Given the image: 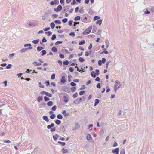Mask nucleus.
I'll return each mask as SVG.
<instances>
[{
    "mask_svg": "<svg viewBox=\"0 0 154 154\" xmlns=\"http://www.w3.org/2000/svg\"><path fill=\"white\" fill-rule=\"evenodd\" d=\"M92 26H91L89 27L86 29L83 32L82 34L84 35H85L89 34L92 29Z\"/></svg>",
    "mask_w": 154,
    "mask_h": 154,
    "instance_id": "f257e3e1",
    "label": "nucleus"
},
{
    "mask_svg": "<svg viewBox=\"0 0 154 154\" xmlns=\"http://www.w3.org/2000/svg\"><path fill=\"white\" fill-rule=\"evenodd\" d=\"M120 82L118 80H116L115 83V86L114 88V90L116 91V90L119 88V86L120 85Z\"/></svg>",
    "mask_w": 154,
    "mask_h": 154,
    "instance_id": "f03ea898",
    "label": "nucleus"
},
{
    "mask_svg": "<svg viewBox=\"0 0 154 154\" xmlns=\"http://www.w3.org/2000/svg\"><path fill=\"white\" fill-rule=\"evenodd\" d=\"M62 9V7L60 5H58L57 8L54 9L55 11L57 12L60 11Z\"/></svg>",
    "mask_w": 154,
    "mask_h": 154,
    "instance_id": "7ed1b4c3",
    "label": "nucleus"
},
{
    "mask_svg": "<svg viewBox=\"0 0 154 154\" xmlns=\"http://www.w3.org/2000/svg\"><path fill=\"white\" fill-rule=\"evenodd\" d=\"M119 148H116L112 151V152L114 154H119Z\"/></svg>",
    "mask_w": 154,
    "mask_h": 154,
    "instance_id": "20e7f679",
    "label": "nucleus"
},
{
    "mask_svg": "<svg viewBox=\"0 0 154 154\" xmlns=\"http://www.w3.org/2000/svg\"><path fill=\"white\" fill-rule=\"evenodd\" d=\"M32 48V47H29V48H23L20 51V52L21 53H23L27 51V50L28 49H31Z\"/></svg>",
    "mask_w": 154,
    "mask_h": 154,
    "instance_id": "39448f33",
    "label": "nucleus"
},
{
    "mask_svg": "<svg viewBox=\"0 0 154 154\" xmlns=\"http://www.w3.org/2000/svg\"><path fill=\"white\" fill-rule=\"evenodd\" d=\"M91 76L94 78H95L97 75L95 72L94 71H92L91 74Z\"/></svg>",
    "mask_w": 154,
    "mask_h": 154,
    "instance_id": "423d86ee",
    "label": "nucleus"
},
{
    "mask_svg": "<svg viewBox=\"0 0 154 154\" xmlns=\"http://www.w3.org/2000/svg\"><path fill=\"white\" fill-rule=\"evenodd\" d=\"M33 64L35 66H38L41 65V63H38L37 62H33Z\"/></svg>",
    "mask_w": 154,
    "mask_h": 154,
    "instance_id": "0eeeda50",
    "label": "nucleus"
},
{
    "mask_svg": "<svg viewBox=\"0 0 154 154\" xmlns=\"http://www.w3.org/2000/svg\"><path fill=\"white\" fill-rule=\"evenodd\" d=\"M66 110H64L62 112V113L63 115H64V116L65 117H66L67 116H69V113H66Z\"/></svg>",
    "mask_w": 154,
    "mask_h": 154,
    "instance_id": "6e6552de",
    "label": "nucleus"
},
{
    "mask_svg": "<svg viewBox=\"0 0 154 154\" xmlns=\"http://www.w3.org/2000/svg\"><path fill=\"white\" fill-rule=\"evenodd\" d=\"M82 99L81 98H80L79 99V100L78 101V99H77L76 100H75L74 102H73V103L75 104H78L79 103L80 101Z\"/></svg>",
    "mask_w": 154,
    "mask_h": 154,
    "instance_id": "1a4fd4ad",
    "label": "nucleus"
},
{
    "mask_svg": "<svg viewBox=\"0 0 154 154\" xmlns=\"http://www.w3.org/2000/svg\"><path fill=\"white\" fill-rule=\"evenodd\" d=\"M86 138L88 140H90L92 139L91 136L89 134H88L87 135Z\"/></svg>",
    "mask_w": 154,
    "mask_h": 154,
    "instance_id": "9d476101",
    "label": "nucleus"
},
{
    "mask_svg": "<svg viewBox=\"0 0 154 154\" xmlns=\"http://www.w3.org/2000/svg\"><path fill=\"white\" fill-rule=\"evenodd\" d=\"M54 124L53 123H51L50 125H48L47 126V128L48 129H50L51 127H53L54 126Z\"/></svg>",
    "mask_w": 154,
    "mask_h": 154,
    "instance_id": "9b49d317",
    "label": "nucleus"
},
{
    "mask_svg": "<svg viewBox=\"0 0 154 154\" xmlns=\"http://www.w3.org/2000/svg\"><path fill=\"white\" fill-rule=\"evenodd\" d=\"M51 50L54 52H57V49L55 47H53L52 48Z\"/></svg>",
    "mask_w": 154,
    "mask_h": 154,
    "instance_id": "f8f14e48",
    "label": "nucleus"
},
{
    "mask_svg": "<svg viewBox=\"0 0 154 154\" xmlns=\"http://www.w3.org/2000/svg\"><path fill=\"white\" fill-rule=\"evenodd\" d=\"M102 23V20H99L97 21L96 22L97 24H99V25H100Z\"/></svg>",
    "mask_w": 154,
    "mask_h": 154,
    "instance_id": "ddd939ff",
    "label": "nucleus"
},
{
    "mask_svg": "<svg viewBox=\"0 0 154 154\" xmlns=\"http://www.w3.org/2000/svg\"><path fill=\"white\" fill-rule=\"evenodd\" d=\"M43 119L46 121V122H48L49 121V120L48 118L46 116H44L43 117Z\"/></svg>",
    "mask_w": 154,
    "mask_h": 154,
    "instance_id": "4468645a",
    "label": "nucleus"
},
{
    "mask_svg": "<svg viewBox=\"0 0 154 154\" xmlns=\"http://www.w3.org/2000/svg\"><path fill=\"white\" fill-rule=\"evenodd\" d=\"M76 88L75 87H73L71 88V91L72 92H74L76 91Z\"/></svg>",
    "mask_w": 154,
    "mask_h": 154,
    "instance_id": "2eb2a0df",
    "label": "nucleus"
},
{
    "mask_svg": "<svg viewBox=\"0 0 154 154\" xmlns=\"http://www.w3.org/2000/svg\"><path fill=\"white\" fill-rule=\"evenodd\" d=\"M64 101L65 102H67L68 101V98L66 96H64L63 97Z\"/></svg>",
    "mask_w": 154,
    "mask_h": 154,
    "instance_id": "dca6fc26",
    "label": "nucleus"
},
{
    "mask_svg": "<svg viewBox=\"0 0 154 154\" xmlns=\"http://www.w3.org/2000/svg\"><path fill=\"white\" fill-rule=\"evenodd\" d=\"M45 34L48 36H49L52 34V32L51 31L46 32Z\"/></svg>",
    "mask_w": 154,
    "mask_h": 154,
    "instance_id": "f3484780",
    "label": "nucleus"
},
{
    "mask_svg": "<svg viewBox=\"0 0 154 154\" xmlns=\"http://www.w3.org/2000/svg\"><path fill=\"white\" fill-rule=\"evenodd\" d=\"M62 152L63 153H65L68 152V150L66 149L63 148L62 149Z\"/></svg>",
    "mask_w": 154,
    "mask_h": 154,
    "instance_id": "a211bd4d",
    "label": "nucleus"
},
{
    "mask_svg": "<svg viewBox=\"0 0 154 154\" xmlns=\"http://www.w3.org/2000/svg\"><path fill=\"white\" fill-rule=\"evenodd\" d=\"M65 76H62L61 80V82L63 83H64L65 82Z\"/></svg>",
    "mask_w": 154,
    "mask_h": 154,
    "instance_id": "6ab92c4d",
    "label": "nucleus"
},
{
    "mask_svg": "<svg viewBox=\"0 0 154 154\" xmlns=\"http://www.w3.org/2000/svg\"><path fill=\"white\" fill-rule=\"evenodd\" d=\"M99 102V100L98 99H96L95 100V103L94 104V106H96Z\"/></svg>",
    "mask_w": 154,
    "mask_h": 154,
    "instance_id": "aec40b11",
    "label": "nucleus"
},
{
    "mask_svg": "<svg viewBox=\"0 0 154 154\" xmlns=\"http://www.w3.org/2000/svg\"><path fill=\"white\" fill-rule=\"evenodd\" d=\"M41 52L42 53L41 54L42 56H43L45 54H46V52L45 50H43L41 51Z\"/></svg>",
    "mask_w": 154,
    "mask_h": 154,
    "instance_id": "412c9836",
    "label": "nucleus"
},
{
    "mask_svg": "<svg viewBox=\"0 0 154 154\" xmlns=\"http://www.w3.org/2000/svg\"><path fill=\"white\" fill-rule=\"evenodd\" d=\"M43 49V48L42 47H37V50L38 51H40L41 50Z\"/></svg>",
    "mask_w": 154,
    "mask_h": 154,
    "instance_id": "4be33fe9",
    "label": "nucleus"
},
{
    "mask_svg": "<svg viewBox=\"0 0 154 154\" xmlns=\"http://www.w3.org/2000/svg\"><path fill=\"white\" fill-rule=\"evenodd\" d=\"M58 143L60 144L62 146H63L65 145V143L64 142H63L60 141H58Z\"/></svg>",
    "mask_w": 154,
    "mask_h": 154,
    "instance_id": "5701e85b",
    "label": "nucleus"
},
{
    "mask_svg": "<svg viewBox=\"0 0 154 154\" xmlns=\"http://www.w3.org/2000/svg\"><path fill=\"white\" fill-rule=\"evenodd\" d=\"M79 61L81 62H83L85 61V59L82 57H80L79 59Z\"/></svg>",
    "mask_w": 154,
    "mask_h": 154,
    "instance_id": "b1692460",
    "label": "nucleus"
},
{
    "mask_svg": "<svg viewBox=\"0 0 154 154\" xmlns=\"http://www.w3.org/2000/svg\"><path fill=\"white\" fill-rule=\"evenodd\" d=\"M42 99L43 98L42 97H38L37 98V101L38 102H40L42 100Z\"/></svg>",
    "mask_w": 154,
    "mask_h": 154,
    "instance_id": "393cba45",
    "label": "nucleus"
},
{
    "mask_svg": "<svg viewBox=\"0 0 154 154\" xmlns=\"http://www.w3.org/2000/svg\"><path fill=\"white\" fill-rule=\"evenodd\" d=\"M55 123L57 125H59L61 123V121L58 120H57L55 121Z\"/></svg>",
    "mask_w": 154,
    "mask_h": 154,
    "instance_id": "a878e982",
    "label": "nucleus"
},
{
    "mask_svg": "<svg viewBox=\"0 0 154 154\" xmlns=\"http://www.w3.org/2000/svg\"><path fill=\"white\" fill-rule=\"evenodd\" d=\"M62 42L60 41H58L57 42H56L55 43V45H57L60 44H61L62 43Z\"/></svg>",
    "mask_w": 154,
    "mask_h": 154,
    "instance_id": "bb28decb",
    "label": "nucleus"
},
{
    "mask_svg": "<svg viewBox=\"0 0 154 154\" xmlns=\"http://www.w3.org/2000/svg\"><path fill=\"white\" fill-rule=\"evenodd\" d=\"M85 43V41L84 40H83L80 42L79 43V45H82L84 44Z\"/></svg>",
    "mask_w": 154,
    "mask_h": 154,
    "instance_id": "cd10ccee",
    "label": "nucleus"
},
{
    "mask_svg": "<svg viewBox=\"0 0 154 154\" xmlns=\"http://www.w3.org/2000/svg\"><path fill=\"white\" fill-rule=\"evenodd\" d=\"M50 26L51 28H52V29L54 28V26H55V24H54V23L53 22L51 23Z\"/></svg>",
    "mask_w": 154,
    "mask_h": 154,
    "instance_id": "c85d7f7f",
    "label": "nucleus"
},
{
    "mask_svg": "<svg viewBox=\"0 0 154 154\" xmlns=\"http://www.w3.org/2000/svg\"><path fill=\"white\" fill-rule=\"evenodd\" d=\"M47 105L48 106H51L53 105V102L52 101H50L47 103Z\"/></svg>",
    "mask_w": 154,
    "mask_h": 154,
    "instance_id": "c756f323",
    "label": "nucleus"
},
{
    "mask_svg": "<svg viewBox=\"0 0 154 154\" xmlns=\"http://www.w3.org/2000/svg\"><path fill=\"white\" fill-rule=\"evenodd\" d=\"M80 17L79 16H77L75 18L74 20H75L77 21L80 20Z\"/></svg>",
    "mask_w": 154,
    "mask_h": 154,
    "instance_id": "7c9ffc66",
    "label": "nucleus"
},
{
    "mask_svg": "<svg viewBox=\"0 0 154 154\" xmlns=\"http://www.w3.org/2000/svg\"><path fill=\"white\" fill-rule=\"evenodd\" d=\"M57 117L58 119H62V115L60 114L58 115H57Z\"/></svg>",
    "mask_w": 154,
    "mask_h": 154,
    "instance_id": "2f4dec72",
    "label": "nucleus"
},
{
    "mask_svg": "<svg viewBox=\"0 0 154 154\" xmlns=\"http://www.w3.org/2000/svg\"><path fill=\"white\" fill-rule=\"evenodd\" d=\"M100 17L98 16H95L94 17V21H95L96 20H97L99 19H100Z\"/></svg>",
    "mask_w": 154,
    "mask_h": 154,
    "instance_id": "473e14b6",
    "label": "nucleus"
},
{
    "mask_svg": "<svg viewBox=\"0 0 154 154\" xmlns=\"http://www.w3.org/2000/svg\"><path fill=\"white\" fill-rule=\"evenodd\" d=\"M63 63L64 65H67L69 64V62L68 60H66L63 62Z\"/></svg>",
    "mask_w": 154,
    "mask_h": 154,
    "instance_id": "72a5a7b5",
    "label": "nucleus"
},
{
    "mask_svg": "<svg viewBox=\"0 0 154 154\" xmlns=\"http://www.w3.org/2000/svg\"><path fill=\"white\" fill-rule=\"evenodd\" d=\"M55 23L56 24H60L61 23V22L60 20H56L54 21Z\"/></svg>",
    "mask_w": 154,
    "mask_h": 154,
    "instance_id": "f704fd0d",
    "label": "nucleus"
},
{
    "mask_svg": "<svg viewBox=\"0 0 154 154\" xmlns=\"http://www.w3.org/2000/svg\"><path fill=\"white\" fill-rule=\"evenodd\" d=\"M39 42V40H36L32 41V42L35 44H37Z\"/></svg>",
    "mask_w": 154,
    "mask_h": 154,
    "instance_id": "c9c22d12",
    "label": "nucleus"
},
{
    "mask_svg": "<svg viewBox=\"0 0 154 154\" xmlns=\"http://www.w3.org/2000/svg\"><path fill=\"white\" fill-rule=\"evenodd\" d=\"M55 115L54 114H52V115H51L50 116V118L52 119H54L55 118Z\"/></svg>",
    "mask_w": 154,
    "mask_h": 154,
    "instance_id": "e433bc0d",
    "label": "nucleus"
},
{
    "mask_svg": "<svg viewBox=\"0 0 154 154\" xmlns=\"http://www.w3.org/2000/svg\"><path fill=\"white\" fill-rule=\"evenodd\" d=\"M46 95H47L50 97H52V95L51 94V93H48V92H46Z\"/></svg>",
    "mask_w": 154,
    "mask_h": 154,
    "instance_id": "4c0bfd02",
    "label": "nucleus"
},
{
    "mask_svg": "<svg viewBox=\"0 0 154 154\" xmlns=\"http://www.w3.org/2000/svg\"><path fill=\"white\" fill-rule=\"evenodd\" d=\"M44 100L45 101H48L50 100V99L47 97L45 96L44 97Z\"/></svg>",
    "mask_w": 154,
    "mask_h": 154,
    "instance_id": "58836bf2",
    "label": "nucleus"
},
{
    "mask_svg": "<svg viewBox=\"0 0 154 154\" xmlns=\"http://www.w3.org/2000/svg\"><path fill=\"white\" fill-rule=\"evenodd\" d=\"M84 93H85V91H84L83 90V91H81L79 92V94L80 95H83L84 94Z\"/></svg>",
    "mask_w": 154,
    "mask_h": 154,
    "instance_id": "ea45409f",
    "label": "nucleus"
},
{
    "mask_svg": "<svg viewBox=\"0 0 154 154\" xmlns=\"http://www.w3.org/2000/svg\"><path fill=\"white\" fill-rule=\"evenodd\" d=\"M78 95V93H75L73 95L72 97L74 98H75L77 97Z\"/></svg>",
    "mask_w": 154,
    "mask_h": 154,
    "instance_id": "a19ab883",
    "label": "nucleus"
},
{
    "mask_svg": "<svg viewBox=\"0 0 154 154\" xmlns=\"http://www.w3.org/2000/svg\"><path fill=\"white\" fill-rule=\"evenodd\" d=\"M68 21V19L67 18H64L62 20V21L63 23H65L66 22Z\"/></svg>",
    "mask_w": 154,
    "mask_h": 154,
    "instance_id": "79ce46f5",
    "label": "nucleus"
},
{
    "mask_svg": "<svg viewBox=\"0 0 154 154\" xmlns=\"http://www.w3.org/2000/svg\"><path fill=\"white\" fill-rule=\"evenodd\" d=\"M56 38V36L55 34H53L51 37V39L52 40H54Z\"/></svg>",
    "mask_w": 154,
    "mask_h": 154,
    "instance_id": "37998d69",
    "label": "nucleus"
},
{
    "mask_svg": "<svg viewBox=\"0 0 154 154\" xmlns=\"http://www.w3.org/2000/svg\"><path fill=\"white\" fill-rule=\"evenodd\" d=\"M38 84L39 85V87L41 88H43L44 87V86L40 82H38Z\"/></svg>",
    "mask_w": 154,
    "mask_h": 154,
    "instance_id": "c03bdc74",
    "label": "nucleus"
},
{
    "mask_svg": "<svg viewBox=\"0 0 154 154\" xmlns=\"http://www.w3.org/2000/svg\"><path fill=\"white\" fill-rule=\"evenodd\" d=\"M53 138L54 140L56 141L57 140V139L58 136H56L55 135H54L53 136Z\"/></svg>",
    "mask_w": 154,
    "mask_h": 154,
    "instance_id": "a18cd8bd",
    "label": "nucleus"
},
{
    "mask_svg": "<svg viewBox=\"0 0 154 154\" xmlns=\"http://www.w3.org/2000/svg\"><path fill=\"white\" fill-rule=\"evenodd\" d=\"M55 75L53 74L51 76V79H54L55 78Z\"/></svg>",
    "mask_w": 154,
    "mask_h": 154,
    "instance_id": "49530a36",
    "label": "nucleus"
},
{
    "mask_svg": "<svg viewBox=\"0 0 154 154\" xmlns=\"http://www.w3.org/2000/svg\"><path fill=\"white\" fill-rule=\"evenodd\" d=\"M31 45L30 44H26L24 45V46L25 47H26L28 46H29L30 47H31Z\"/></svg>",
    "mask_w": 154,
    "mask_h": 154,
    "instance_id": "de8ad7c7",
    "label": "nucleus"
},
{
    "mask_svg": "<svg viewBox=\"0 0 154 154\" xmlns=\"http://www.w3.org/2000/svg\"><path fill=\"white\" fill-rule=\"evenodd\" d=\"M56 109V106L55 105L52 108V110L53 111H55Z\"/></svg>",
    "mask_w": 154,
    "mask_h": 154,
    "instance_id": "09e8293b",
    "label": "nucleus"
},
{
    "mask_svg": "<svg viewBox=\"0 0 154 154\" xmlns=\"http://www.w3.org/2000/svg\"><path fill=\"white\" fill-rule=\"evenodd\" d=\"M70 85L71 86L73 87H75L76 85V84L74 82H71L70 83Z\"/></svg>",
    "mask_w": 154,
    "mask_h": 154,
    "instance_id": "8fccbe9b",
    "label": "nucleus"
},
{
    "mask_svg": "<svg viewBox=\"0 0 154 154\" xmlns=\"http://www.w3.org/2000/svg\"><path fill=\"white\" fill-rule=\"evenodd\" d=\"M103 52L106 54H108V51H106V49L105 48L103 49Z\"/></svg>",
    "mask_w": 154,
    "mask_h": 154,
    "instance_id": "3c124183",
    "label": "nucleus"
},
{
    "mask_svg": "<svg viewBox=\"0 0 154 154\" xmlns=\"http://www.w3.org/2000/svg\"><path fill=\"white\" fill-rule=\"evenodd\" d=\"M145 13L146 14H149L150 13V12L148 11L147 9H146L145 11Z\"/></svg>",
    "mask_w": 154,
    "mask_h": 154,
    "instance_id": "603ef678",
    "label": "nucleus"
},
{
    "mask_svg": "<svg viewBox=\"0 0 154 154\" xmlns=\"http://www.w3.org/2000/svg\"><path fill=\"white\" fill-rule=\"evenodd\" d=\"M105 42L106 43V48H107L109 45V41L108 40L106 41Z\"/></svg>",
    "mask_w": 154,
    "mask_h": 154,
    "instance_id": "864d4df0",
    "label": "nucleus"
},
{
    "mask_svg": "<svg viewBox=\"0 0 154 154\" xmlns=\"http://www.w3.org/2000/svg\"><path fill=\"white\" fill-rule=\"evenodd\" d=\"M72 20H69L68 22V24L69 26H71L72 23Z\"/></svg>",
    "mask_w": 154,
    "mask_h": 154,
    "instance_id": "5fc2aeb1",
    "label": "nucleus"
},
{
    "mask_svg": "<svg viewBox=\"0 0 154 154\" xmlns=\"http://www.w3.org/2000/svg\"><path fill=\"white\" fill-rule=\"evenodd\" d=\"M69 69V71L71 72H73L74 71L73 68L72 67H70Z\"/></svg>",
    "mask_w": 154,
    "mask_h": 154,
    "instance_id": "6e6d98bb",
    "label": "nucleus"
},
{
    "mask_svg": "<svg viewBox=\"0 0 154 154\" xmlns=\"http://www.w3.org/2000/svg\"><path fill=\"white\" fill-rule=\"evenodd\" d=\"M11 65L10 64H9L6 67V69H9L11 68Z\"/></svg>",
    "mask_w": 154,
    "mask_h": 154,
    "instance_id": "4d7b16f0",
    "label": "nucleus"
},
{
    "mask_svg": "<svg viewBox=\"0 0 154 154\" xmlns=\"http://www.w3.org/2000/svg\"><path fill=\"white\" fill-rule=\"evenodd\" d=\"M96 30H97V28L96 27H94V28H93V29L92 31V32H93V33L95 32L96 31Z\"/></svg>",
    "mask_w": 154,
    "mask_h": 154,
    "instance_id": "13d9d810",
    "label": "nucleus"
},
{
    "mask_svg": "<svg viewBox=\"0 0 154 154\" xmlns=\"http://www.w3.org/2000/svg\"><path fill=\"white\" fill-rule=\"evenodd\" d=\"M87 19V17H85L83 19V21L85 23H86V21Z\"/></svg>",
    "mask_w": 154,
    "mask_h": 154,
    "instance_id": "bf43d9fd",
    "label": "nucleus"
},
{
    "mask_svg": "<svg viewBox=\"0 0 154 154\" xmlns=\"http://www.w3.org/2000/svg\"><path fill=\"white\" fill-rule=\"evenodd\" d=\"M59 57L61 58H63L64 57V55L62 54H60L59 55Z\"/></svg>",
    "mask_w": 154,
    "mask_h": 154,
    "instance_id": "052dcab7",
    "label": "nucleus"
},
{
    "mask_svg": "<svg viewBox=\"0 0 154 154\" xmlns=\"http://www.w3.org/2000/svg\"><path fill=\"white\" fill-rule=\"evenodd\" d=\"M120 154H125V151L124 149H122L120 151Z\"/></svg>",
    "mask_w": 154,
    "mask_h": 154,
    "instance_id": "680f3d73",
    "label": "nucleus"
},
{
    "mask_svg": "<svg viewBox=\"0 0 154 154\" xmlns=\"http://www.w3.org/2000/svg\"><path fill=\"white\" fill-rule=\"evenodd\" d=\"M52 132H53L55 131V127H54L52 128L50 130Z\"/></svg>",
    "mask_w": 154,
    "mask_h": 154,
    "instance_id": "e2e57ef3",
    "label": "nucleus"
},
{
    "mask_svg": "<svg viewBox=\"0 0 154 154\" xmlns=\"http://www.w3.org/2000/svg\"><path fill=\"white\" fill-rule=\"evenodd\" d=\"M42 41L43 42H47V40L45 37H43L42 40Z\"/></svg>",
    "mask_w": 154,
    "mask_h": 154,
    "instance_id": "0e129e2a",
    "label": "nucleus"
},
{
    "mask_svg": "<svg viewBox=\"0 0 154 154\" xmlns=\"http://www.w3.org/2000/svg\"><path fill=\"white\" fill-rule=\"evenodd\" d=\"M69 35H70L72 36L73 37L75 35V33L74 32H72L70 33Z\"/></svg>",
    "mask_w": 154,
    "mask_h": 154,
    "instance_id": "69168bd1",
    "label": "nucleus"
},
{
    "mask_svg": "<svg viewBox=\"0 0 154 154\" xmlns=\"http://www.w3.org/2000/svg\"><path fill=\"white\" fill-rule=\"evenodd\" d=\"M3 142L5 143H11V141L10 140H5Z\"/></svg>",
    "mask_w": 154,
    "mask_h": 154,
    "instance_id": "338daca9",
    "label": "nucleus"
},
{
    "mask_svg": "<svg viewBox=\"0 0 154 154\" xmlns=\"http://www.w3.org/2000/svg\"><path fill=\"white\" fill-rule=\"evenodd\" d=\"M95 71L96 72V75H98L99 74V70L97 69Z\"/></svg>",
    "mask_w": 154,
    "mask_h": 154,
    "instance_id": "774afa93",
    "label": "nucleus"
}]
</instances>
